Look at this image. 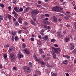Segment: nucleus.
I'll return each instance as SVG.
<instances>
[{"label":"nucleus","instance_id":"9d476101","mask_svg":"<svg viewBox=\"0 0 76 76\" xmlns=\"http://www.w3.org/2000/svg\"><path fill=\"white\" fill-rule=\"evenodd\" d=\"M22 18L20 17H19L18 19V21L20 24H22Z\"/></svg>","mask_w":76,"mask_h":76},{"label":"nucleus","instance_id":"bb28decb","mask_svg":"<svg viewBox=\"0 0 76 76\" xmlns=\"http://www.w3.org/2000/svg\"><path fill=\"white\" fill-rule=\"evenodd\" d=\"M32 18L34 21H36V20H37V19H36V17L34 16H32Z\"/></svg>","mask_w":76,"mask_h":76},{"label":"nucleus","instance_id":"b1692460","mask_svg":"<svg viewBox=\"0 0 76 76\" xmlns=\"http://www.w3.org/2000/svg\"><path fill=\"white\" fill-rule=\"evenodd\" d=\"M73 53L74 54H76V48L75 49L72 51V53Z\"/></svg>","mask_w":76,"mask_h":76},{"label":"nucleus","instance_id":"0eeeda50","mask_svg":"<svg viewBox=\"0 0 76 76\" xmlns=\"http://www.w3.org/2000/svg\"><path fill=\"white\" fill-rule=\"evenodd\" d=\"M48 36L47 35H45L44 37H43V39L44 41H49V39H48Z\"/></svg>","mask_w":76,"mask_h":76},{"label":"nucleus","instance_id":"680f3d73","mask_svg":"<svg viewBox=\"0 0 76 76\" xmlns=\"http://www.w3.org/2000/svg\"><path fill=\"white\" fill-rule=\"evenodd\" d=\"M58 20H59V22H61V21H62V20H62V19H61V18H59L58 19Z\"/></svg>","mask_w":76,"mask_h":76},{"label":"nucleus","instance_id":"412c9836","mask_svg":"<svg viewBox=\"0 0 76 76\" xmlns=\"http://www.w3.org/2000/svg\"><path fill=\"white\" fill-rule=\"evenodd\" d=\"M36 74H37V75H41V72H40L39 71H36L35 72Z\"/></svg>","mask_w":76,"mask_h":76},{"label":"nucleus","instance_id":"69168bd1","mask_svg":"<svg viewBox=\"0 0 76 76\" xmlns=\"http://www.w3.org/2000/svg\"><path fill=\"white\" fill-rule=\"evenodd\" d=\"M66 13H67V14H69V13H70V12H69V11H67L66 12Z\"/></svg>","mask_w":76,"mask_h":76},{"label":"nucleus","instance_id":"aec40b11","mask_svg":"<svg viewBox=\"0 0 76 76\" xmlns=\"http://www.w3.org/2000/svg\"><path fill=\"white\" fill-rule=\"evenodd\" d=\"M30 22L31 24L33 25H35V23L34 22V20H31Z\"/></svg>","mask_w":76,"mask_h":76},{"label":"nucleus","instance_id":"4be33fe9","mask_svg":"<svg viewBox=\"0 0 76 76\" xmlns=\"http://www.w3.org/2000/svg\"><path fill=\"white\" fill-rule=\"evenodd\" d=\"M39 61V63H41V65H42L43 66V65H45V63H44L43 61H40V60H39V61Z\"/></svg>","mask_w":76,"mask_h":76},{"label":"nucleus","instance_id":"f8f14e48","mask_svg":"<svg viewBox=\"0 0 76 76\" xmlns=\"http://www.w3.org/2000/svg\"><path fill=\"white\" fill-rule=\"evenodd\" d=\"M7 16L9 20H11V19H12V15H11L9 14H7Z\"/></svg>","mask_w":76,"mask_h":76},{"label":"nucleus","instance_id":"052dcab7","mask_svg":"<svg viewBox=\"0 0 76 76\" xmlns=\"http://www.w3.org/2000/svg\"><path fill=\"white\" fill-rule=\"evenodd\" d=\"M54 46V47H58V45L57 44H55Z\"/></svg>","mask_w":76,"mask_h":76},{"label":"nucleus","instance_id":"dca6fc26","mask_svg":"<svg viewBox=\"0 0 76 76\" xmlns=\"http://www.w3.org/2000/svg\"><path fill=\"white\" fill-rule=\"evenodd\" d=\"M18 58H22L23 57V55L21 54H18Z\"/></svg>","mask_w":76,"mask_h":76},{"label":"nucleus","instance_id":"72a5a7b5","mask_svg":"<svg viewBox=\"0 0 76 76\" xmlns=\"http://www.w3.org/2000/svg\"><path fill=\"white\" fill-rule=\"evenodd\" d=\"M15 41H18V37L16 36L15 37Z\"/></svg>","mask_w":76,"mask_h":76},{"label":"nucleus","instance_id":"c756f323","mask_svg":"<svg viewBox=\"0 0 76 76\" xmlns=\"http://www.w3.org/2000/svg\"><path fill=\"white\" fill-rule=\"evenodd\" d=\"M18 11H19V12H22L23 11V8L21 7L20 8L19 10H18Z\"/></svg>","mask_w":76,"mask_h":76},{"label":"nucleus","instance_id":"393cba45","mask_svg":"<svg viewBox=\"0 0 76 76\" xmlns=\"http://www.w3.org/2000/svg\"><path fill=\"white\" fill-rule=\"evenodd\" d=\"M8 10L10 12H11L12 11V7L10 6H9L8 7Z\"/></svg>","mask_w":76,"mask_h":76},{"label":"nucleus","instance_id":"5fc2aeb1","mask_svg":"<svg viewBox=\"0 0 76 76\" xmlns=\"http://www.w3.org/2000/svg\"><path fill=\"white\" fill-rule=\"evenodd\" d=\"M30 39L31 41H34V38H31Z\"/></svg>","mask_w":76,"mask_h":76},{"label":"nucleus","instance_id":"3c124183","mask_svg":"<svg viewBox=\"0 0 76 76\" xmlns=\"http://www.w3.org/2000/svg\"><path fill=\"white\" fill-rule=\"evenodd\" d=\"M21 32H22V30H20L18 31V33L19 34H21Z\"/></svg>","mask_w":76,"mask_h":76},{"label":"nucleus","instance_id":"cd10ccee","mask_svg":"<svg viewBox=\"0 0 76 76\" xmlns=\"http://www.w3.org/2000/svg\"><path fill=\"white\" fill-rule=\"evenodd\" d=\"M12 51H13L12 49V48H11V47H10L9 50H8V52L10 53H11Z\"/></svg>","mask_w":76,"mask_h":76},{"label":"nucleus","instance_id":"ddd939ff","mask_svg":"<svg viewBox=\"0 0 76 76\" xmlns=\"http://www.w3.org/2000/svg\"><path fill=\"white\" fill-rule=\"evenodd\" d=\"M70 46H71V48H70V50H73V49H74V47H75V46L74 45L73 43H71L70 44Z\"/></svg>","mask_w":76,"mask_h":76},{"label":"nucleus","instance_id":"e2e57ef3","mask_svg":"<svg viewBox=\"0 0 76 76\" xmlns=\"http://www.w3.org/2000/svg\"><path fill=\"white\" fill-rule=\"evenodd\" d=\"M60 35H61V34H60V32H58V37H59Z\"/></svg>","mask_w":76,"mask_h":76},{"label":"nucleus","instance_id":"e433bc0d","mask_svg":"<svg viewBox=\"0 0 76 76\" xmlns=\"http://www.w3.org/2000/svg\"><path fill=\"white\" fill-rule=\"evenodd\" d=\"M0 6L2 7V8H4V5L3 4H0Z\"/></svg>","mask_w":76,"mask_h":76},{"label":"nucleus","instance_id":"473e14b6","mask_svg":"<svg viewBox=\"0 0 76 76\" xmlns=\"http://www.w3.org/2000/svg\"><path fill=\"white\" fill-rule=\"evenodd\" d=\"M64 36L63 34H61L58 37L59 38H61V39H63V36Z\"/></svg>","mask_w":76,"mask_h":76},{"label":"nucleus","instance_id":"39448f33","mask_svg":"<svg viewBox=\"0 0 76 76\" xmlns=\"http://www.w3.org/2000/svg\"><path fill=\"white\" fill-rule=\"evenodd\" d=\"M54 50H52L51 51V54L53 56V57L54 59H56V54Z\"/></svg>","mask_w":76,"mask_h":76},{"label":"nucleus","instance_id":"2f4dec72","mask_svg":"<svg viewBox=\"0 0 76 76\" xmlns=\"http://www.w3.org/2000/svg\"><path fill=\"white\" fill-rule=\"evenodd\" d=\"M43 26H44L45 28H46V30H47L48 29V28H47V26L46 25H44Z\"/></svg>","mask_w":76,"mask_h":76},{"label":"nucleus","instance_id":"09e8293b","mask_svg":"<svg viewBox=\"0 0 76 76\" xmlns=\"http://www.w3.org/2000/svg\"><path fill=\"white\" fill-rule=\"evenodd\" d=\"M30 66V67H32V63H31V62H29L28 63Z\"/></svg>","mask_w":76,"mask_h":76},{"label":"nucleus","instance_id":"de8ad7c7","mask_svg":"<svg viewBox=\"0 0 76 76\" xmlns=\"http://www.w3.org/2000/svg\"><path fill=\"white\" fill-rule=\"evenodd\" d=\"M14 16H15V17H17V16H18V14L17 13V12L15 14Z\"/></svg>","mask_w":76,"mask_h":76},{"label":"nucleus","instance_id":"5701e85b","mask_svg":"<svg viewBox=\"0 0 76 76\" xmlns=\"http://www.w3.org/2000/svg\"><path fill=\"white\" fill-rule=\"evenodd\" d=\"M22 47L23 48H25L26 47V45L24 43L22 45Z\"/></svg>","mask_w":76,"mask_h":76},{"label":"nucleus","instance_id":"49530a36","mask_svg":"<svg viewBox=\"0 0 76 76\" xmlns=\"http://www.w3.org/2000/svg\"><path fill=\"white\" fill-rule=\"evenodd\" d=\"M65 57H66L67 58H70V56L68 55H66Z\"/></svg>","mask_w":76,"mask_h":76},{"label":"nucleus","instance_id":"c03bdc74","mask_svg":"<svg viewBox=\"0 0 76 76\" xmlns=\"http://www.w3.org/2000/svg\"><path fill=\"white\" fill-rule=\"evenodd\" d=\"M12 69L13 70H16V67L14 66L13 68Z\"/></svg>","mask_w":76,"mask_h":76},{"label":"nucleus","instance_id":"7ed1b4c3","mask_svg":"<svg viewBox=\"0 0 76 76\" xmlns=\"http://www.w3.org/2000/svg\"><path fill=\"white\" fill-rule=\"evenodd\" d=\"M54 51L55 52V53L57 54H60V52H61V50H60V48H54Z\"/></svg>","mask_w":76,"mask_h":76},{"label":"nucleus","instance_id":"a19ab883","mask_svg":"<svg viewBox=\"0 0 76 76\" xmlns=\"http://www.w3.org/2000/svg\"><path fill=\"white\" fill-rule=\"evenodd\" d=\"M0 19L2 20H3V15H0Z\"/></svg>","mask_w":76,"mask_h":76},{"label":"nucleus","instance_id":"79ce46f5","mask_svg":"<svg viewBox=\"0 0 76 76\" xmlns=\"http://www.w3.org/2000/svg\"><path fill=\"white\" fill-rule=\"evenodd\" d=\"M4 58H7V55L6 54H4Z\"/></svg>","mask_w":76,"mask_h":76},{"label":"nucleus","instance_id":"864d4df0","mask_svg":"<svg viewBox=\"0 0 76 76\" xmlns=\"http://www.w3.org/2000/svg\"><path fill=\"white\" fill-rule=\"evenodd\" d=\"M41 17L42 18H44V17H45V15H41Z\"/></svg>","mask_w":76,"mask_h":76},{"label":"nucleus","instance_id":"4468645a","mask_svg":"<svg viewBox=\"0 0 76 76\" xmlns=\"http://www.w3.org/2000/svg\"><path fill=\"white\" fill-rule=\"evenodd\" d=\"M23 51H24L26 53V54H30V53L29 51H28V50L26 49H24L23 50Z\"/></svg>","mask_w":76,"mask_h":76},{"label":"nucleus","instance_id":"c9c22d12","mask_svg":"<svg viewBox=\"0 0 76 76\" xmlns=\"http://www.w3.org/2000/svg\"><path fill=\"white\" fill-rule=\"evenodd\" d=\"M37 44H39V45H41V41L38 40L37 41Z\"/></svg>","mask_w":76,"mask_h":76},{"label":"nucleus","instance_id":"f704fd0d","mask_svg":"<svg viewBox=\"0 0 76 76\" xmlns=\"http://www.w3.org/2000/svg\"><path fill=\"white\" fill-rule=\"evenodd\" d=\"M24 25L25 26H28V23L26 21H25L24 22Z\"/></svg>","mask_w":76,"mask_h":76},{"label":"nucleus","instance_id":"6ab92c4d","mask_svg":"<svg viewBox=\"0 0 76 76\" xmlns=\"http://www.w3.org/2000/svg\"><path fill=\"white\" fill-rule=\"evenodd\" d=\"M53 22H56L57 20V18H56L55 16H53Z\"/></svg>","mask_w":76,"mask_h":76},{"label":"nucleus","instance_id":"6e6d98bb","mask_svg":"<svg viewBox=\"0 0 76 76\" xmlns=\"http://www.w3.org/2000/svg\"><path fill=\"white\" fill-rule=\"evenodd\" d=\"M55 41H56V40H55V39H52L51 40V42H54Z\"/></svg>","mask_w":76,"mask_h":76},{"label":"nucleus","instance_id":"8fccbe9b","mask_svg":"<svg viewBox=\"0 0 76 76\" xmlns=\"http://www.w3.org/2000/svg\"><path fill=\"white\" fill-rule=\"evenodd\" d=\"M63 64H67V63H65V61H63L62 62Z\"/></svg>","mask_w":76,"mask_h":76},{"label":"nucleus","instance_id":"bf43d9fd","mask_svg":"<svg viewBox=\"0 0 76 76\" xmlns=\"http://www.w3.org/2000/svg\"><path fill=\"white\" fill-rule=\"evenodd\" d=\"M66 26H67V27H70V25L69 24H67L66 25Z\"/></svg>","mask_w":76,"mask_h":76},{"label":"nucleus","instance_id":"c85d7f7f","mask_svg":"<svg viewBox=\"0 0 76 76\" xmlns=\"http://www.w3.org/2000/svg\"><path fill=\"white\" fill-rule=\"evenodd\" d=\"M11 40L12 42H14V40H15V39L14 38V36H11Z\"/></svg>","mask_w":76,"mask_h":76},{"label":"nucleus","instance_id":"58836bf2","mask_svg":"<svg viewBox=\"0 0 76 76\" xmlns=\"http://www.w3.org/2000/svg\"><path fill=\"white\" fill-rule=\"evenodd\" d=\"M17 12L15 11V10H13L12 12V15H15L16 14Z\"/></svg>","mask_w":76,"mask_h":76},{"label":"nucleus","instance_id":"4d7b16f0","mask_svg":"<svg viewBox=\"0 0 76 76\" xmlns=\"http://www.w3.org/2000/svg\"><path fill=\"white\" fill-rule=\"evenodd\" d=\"M49 19L48 18H44V20H48Z\"/></svg>","mask_w":76,"mask_h":76},{"label":"nucleus","instance_id":"1a4fd4ad","mask_svg":"<svg viewBox=\"0 0 76 76\" xmlns=\"http://www.w3.org/2000/svg\"><path fill=\"white\" fill-rule=\"evenodd\" d=\"M17 33V31H11V35L12 36H15L16 35V33Z\"/></svg>","mask_w":76,"mask_h":76},{"label":"nucleus","instance_id":"37998d69","mask_svg":"<svg viewBox=\"0 0 76 76\" xmlns=\"http://www.w3.org/2000/svg\"><path fill=\"white\" fill-rule=\"evenodd\" d=\"M64 19L66 20H68V19H69V18H68L67 17H64Z\"/></svg>","mask_w":76,"mask_h":76},{"label":"nucleus","instance_id":"a18cd8bd","mask_svg":"<svg viewBox=\"0 0 76 76\" xmlns=\"http://www.w3.org/2000/svg\"><path fill=\"white\" fill-rule=\"evenodd\" d=\"M38 38L40 39H42V37L41 36V35H38Z\"/></svg>","mask_w":76,"mask_h":76},{"label":"nucleus","instance_id":"a211bd4d","mask_svg":"<svg viewBox=\"0 0 76 76\" xmlns=\"http://www.w3.org/2000/svg\"><path fill=\"white\" fill-rule=\"evenodd\" d=\"M14 25L15 26H19V23L18 21H16L14 23Z\"/></svg>","mask_w":76,"mask_h":76},{"label":"nucleus","instance_id":"2eb2a0df","mask_svg":"<svg viewBox=\"0 0 76 76\" xmlns=\"http://www.w3.org/2000/svg\"><path fill=\"white\" fill-rule=\"evenodd\" d=\"M14 10L16 12H19V8L18 7H16L14 8Z\"/></svg>","mask_w":76,"mask_h":76},{"label":"nucleus","instance_id":"603ef678","mask_svg":"<svg viewBox=\"0 0 76 76\" xmlns=\"http://www.w3.org/2000/svg\"><path fill=\"white\" fill-rule=\"evenodd\" d=\"M5 47L6 48H7V47H10V46L9 45V44H7V45H5Z\"/></svg>","mask_w":76,"mask_h":76},{"label":"nucleus","instance_id":"6e6552de","mask_svg":"<svg viewBox=\"0 0 76 76\" xmlns=\"http://www.w3.org/2000/svg\"><path fill=\"white\" fill-rule=\"evenodd\" d=\"M33 57V58L34 59L35 61H39V60L38 58H37V55H34Z\"/></svg>","mask_w":76,"mask_h":76},{"label":"nucleus","instance_id":"9b49d317","mask_svg":"<svg viewBox=\"0 0 76 76\" xmlns=\"http://www.w3.org/2000/svg\"><path fill=\"white\" fill-rule=\"evenodd\" d=\"M57 7H53L52 8V11H54V12H57Z\"/></svg>","mask_w":76,"mask_h":76},{"label":"nucleus","instance_id":"423d86ee","mask_svg":"<svg viewBox=\"0 0 76 76\" xmlns=\"http://www.w3.org/2000/svg\"><path fill=\"white\" fill-rule=\"evenodd\" d=\"M70 39V37L69 36H67L64 39V41L65 42H69Z\"/></svg>","mask_w":76,"mask_h":76},{"label":"nucleus","instance_id":"20e7f679","mask_svg":"<svg viewBox=\"0 0 76 76\" xmlns=\"http://www.w3.org/2000/svg\"><path fill=\"white\" fill-rule=\"evenodd\" d=\"M10 57L11 58V61L12 62L14 61L15 60V56L14 54L12 53H11L10 55Z\"/></svg>","mask_w":76,"mask_h":76},{"label":"nucleus","instance_id":"13d9d810","mask_svg":"<svg viewBox=\"0 0 76 76\" xmlns=\"http://www.w3.org/2000/svg\"><path fill=\"white\" fill-rule=\"evenodd\" d=\"M45 16H46V17H49V14H45Z\"/></svg>","mask_w":76,"mask_h":76},{"label":"nucleus","instance_id":"f03ea898","mask_svg":"<svg viewBox=\"0 0 76 76\" xmlns=\"http://www.w3.org/2000/svg\"><path fill=\"white\" fill-rule=\"evenodd\" d=\"M39 13L38 10H33L31 12V15L32 16H34V15H38Z\"/></svg>","mask_w":76,"mask_h":76},{"label":"nucleus","instance_id":"ea45409f","mask_svg":"<svg viewBox=\"0 0 76 76\" xmlns=\"http://www.w3.org/2000/svg\"><path fill=\"white\" fill-rule=\"evenodd\" d=\"M12 19L13 20V22H14V23H15L16 22H17V21H16V18H12Z\"/></svg>","mask_w":76,"mask_h":76},{"label":"nucleus","instance_id":"f257e3e1","mask_svg":"<svg viewBox=\"0 0 76 76\" xmlns=\"http://www.w3.org/2000/svg\"><path fill=\"white\" fill-rule=\"evenodd\" d=\"M23 69L26 73H30L31 72V69L29 66H23Z\"/></svg>","mask_w":76,"mask_h":76},{"label":"nucleus","instance_id":"4c0bfd02","mask_svg":"<svg viewBox=\"0 0 76 76\" xmlns=\"http://www.w3.org/2000/svg\"><path fill=\"white\" fill-rule=\"evenodd\" d=\"M52 76H57V75L56 73H54L52 75Z\"/></svg>","mask_w":76,"mask_h":76},{"label":"nucleus","instance_id":"7c9ffc66","mask_svg":"<svg viewBox=\"0 0 76 76\" xmlns=\"http://www.w3.org/2000/svg\"><path fill=\"white\" fill-rule=\"evenodd\" d=\"M11 49H12V51H14L15 50V47H11Z\"/></svg>","mask_w":76,"mask_h":76},{"label":"nucleus","instance_id":"a878e982","mask_svg":"<svg viewBox=\"0 0 76 76\" xmlns=\"http://www.w3.org/2000/svg\"><path fill=\"white\" fill-rule=\"evenodd\" d=\"M43 50L41 49H40L39 50V53L40 54H42L43 53Z\"/></svg>","mask_w":76,"mask_h":76},{"label":"nucleus","instance_id":"f3484780","mask_svg":"<svg viewBox=\"0 0 76 76\" xmlns=\"http://www.w3.org/2000/svg\"><path fill=\"white\" fill-rule=\"evenodd\" d=\"M61 8H59L57 7V11L56 12H61L62 9Z\"/></svg>","mask_w":76,"mask_h":76},{"label":"nucleus","instance_id":"338daca9","mask_svg":"<svg viewBox=\"0 0 76 76\" xmlns=\"http://www.w3.org/2000/svg\"><path fill=\"white\" fill-rule=\"evenodd\" d=\"M74 25H75V26L76 27V22H74L73 23Z\"/></svg>","mask_w":76,"mask_h":76},{"label":"nucleus","instance_id":"0e129e2a","mask_svg":"<svg viewBox=\"0 0 76 76\" xmlns=\"http://www.w3.org/2000/svg\"><path fill=\"white\" fill-rule=\"evenodd\" d=\"M46 23H48V24H50V23L49 21H47L46 22Z\"/></svg>","mask_w":76,"mask_h":76},{"label":"nucleus","instance_id":"774afa93","mask_svg":"<svg viewBox=\"0 0 76 76\" xmlns=\"http://www.w3.org/2000/svg\"><path fill=\"white\" fill-rule=\"evenodd\" d=\"M76 59L74 60V64H76Z\"/></svg>","mask_w":76,"mask_h":76}]
</instances>
